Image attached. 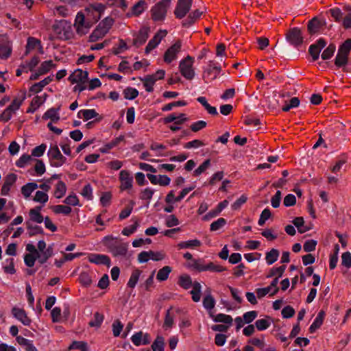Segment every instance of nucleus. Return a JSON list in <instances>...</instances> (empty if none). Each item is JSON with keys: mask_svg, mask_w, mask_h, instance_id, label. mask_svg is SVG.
<instances>
[{"mask_svg": "<svg viewBox=\"0 0 351 351\" xmlns=\"http://www.w3.org/2000/svg\"><path fill=\"white\" fill-rule=\"evenodd\" d=\"M88 260L90 263L96 265H104L107 267H110V259L105 254H90L88 256Z\"/></svg>", "mask_w": 351, "mask_h": 351, "instance_id": "nucleus-25", "label": "nucleus"}, {"mask_svg": "<svg viewBox=\"0 0 351 351\" xmlns=\"http://www.w3.org/2000/svg\"><path fill=\"white\" fill-rule=\"evenodd\" d=\"M114 23V21L112 18L106 17L101 21L97 27L105 35L109 32Z\"/></svg>", "mask_w": 351, "mask_h": 351, "instance_id": "nucleus-43", "label": "nucleus"}, {"mask_svg": "<svg viewBox=\"0 0 351 351\" xmlns=\"http://www.w3.org/2000/svg\"><path fill=\"white\" fill-rule=\"evenodd\" d=\"M300 104L298 97H292L288 103H286L282 108L284 112H288L290 109L297 108Z\"/></svg>", "mask_w": 351, "mask_h": 351, "instance_id": "nucleus-61", "label": "nucleus"}, {"mask_svg": "<svg viewBox=\"0 0 351 351\" xmlns=\"http://www.w3.org/2000/svg\"><path fill=\"white\" fill-rule=\"evenodd\" d=\"M16 341L21 346L25 347L27 351H37L36 348L32 343V341L21 336L16 337Z\"/></svg>", "mask_w": 351, "mask_h": 351, "instance_id": "nucleus-48", "label": "nucleus"}, {"mask_svg": "<svg viewBox=\"0 0 351 351\" xmlns=\"http://www.w3.org/2000/svg\"><path fill=\"white\" fill-rule=\"evenodd\" d=\"M167 32L164 29L159 30L154 36L149 41L145 47V53H149L153 49L156 48L161 40L167 36Z\"/></svg>", "mask_w": 351, "mask_h": 351, "instance_id": "nucleus-18", "label": "nucleus"}, {"mask_svg": "<svg viewBox=\"0 0 351 351\" xmlns=\"http://www.w3.org/2000/svg\"><path fill=\"white\" fill-rule=\"evenodd\" d=\"M188 120L189 118L184 113H172L165 117L163 119V122L165 124L173 122V124L169 126V129L173 132H176L180 130L181 125Z\"/></svg>", "mask_w": 351, "mask_h": 351, "instance_id": "nucleus-7", "label": "nucleus"}, {"mask_svg": "<svg viewBox=\"0 0 351 351\" xmlns=\"http://www.w3.org/2000/svg\"><path fill=\"white\" fill-rule=\"evenodd\" d=\"M286 269L285 265H282L277 267H272L270 269L269 271L267 274V278H280L282 274H284L285 271Z\"/></svg>", "mask_w": 351, "mask_h": 351, "instance_id": "nucleus-51", "label": "nucleus"}, {"mask_svg": "<svg viewBox=\"0 0 351 351\" xmlns=\"http://www.w3.org/2000/svg\"><path fill=\"white\" fill-rule=\"evenodd\" d=\"M171 267L169 266L163 267L158 270L156 275V279L160 282L167 280L170 273L171 272Z\"/></svg>", "mask_w": 351, "mask_h": 351, "instance_id": "nucleus-52", "label": "nucleus"}, {"mask_svg": "<svg viewBox=\"0 0 351 351\" xmlns=\"http://www.w3.org/2000/svg\"><path fill=\"white\" fill-rule=\"evenodd\" d=\"M147 5L143 0L139 1L132 8L131 13H128V16H138L147 8Z\"/></svg>", "mask_w": 351, "mask_h": 351, "instance_id": "nucleus-36", "label": "nucleus"}, {"mask_svg": "<svg viewBox=\"0 0 351 351\" xmlns=\"http://www.w3.org/2000/svg\"><path fill=\"white\" fill-rule=\"evenodd\" d=\"M34 160L31 155L27 154H22L19 158L16 161L15 165L17 167L25 168L30 165Z\"/></svg>", "mask_w": 351, "mask_h": 351, "instance_id": "nucleus-41", "label": "nucleus"}, {"mask_svg": "<svg viewBox=\"0 0 351 351\" xmlns=\"http://www.w3.org/2000/svg\"><path fill=\"white\" fill-rule=\"evenodd\" d=\"M53 67H55V64H53V61L47 60L42 62L38 69L39 70L40 74L44 75L48 73Z\"/></svg>", "mask_w": 351, "mask_h": 351, "instance_id": "nucleus-58", "label": "nucleus"}, {"mask_svg": "<svg viewBox=\"0 0 351 351\" xmlns=\"http://www.w3.org/2000/svg\"><path fill=\"white\" fill-rule=\"evenodd\" d=\"M98 115V113L94 109H84L80 110L77 112V117L82 119L84 121H88L91 119L95 118Z\"/></svg>", "mask_w": 351, "mask_h": 351, "instance_id": "nucleus-35", "label": "nucleus"}, {"mask_svg": "<svg viewBox=\"0 0 351 351\" xmlns=\"http://www.w3.org/2000/svg\"><path fill=\"white\" fill-rule=\"evenodd\" d=\"M12 315L24 326H30L32 319L28 317L26 311L23 308L17 306L13 307L12 308Z\"/></svg>", "mask_w": 351, "mask_h": 351, "instance_id": "nucleus-19", "label": "nucleus"}, {"mask_svg": "<svg viewBox=\"0 0 351 351\" xmlns=\"http://www.w3.org/2000/svg\"><path fill=\"white\" fill-rule=\"evenodd\" d=\"M47 156L51 166L53 167H60L66 161V158L61 154L57 145L50 147Z\"/></svg>", "mask_w": 351, "mask_h": 351, "instance_id": "nucleus-9", "label": "nucleus"}, {"mask_svg": "<svg viewBox=\"0 0 351 351\" xmlns=\"http://www.w3.org/2000/svg\"><path fill=\"white\" fill-rule=\"evenodd\" d=\"M41 206H35L29 210V216L31 221L37 223H41L44 218L41 215Z\"/></svg>", "mask_w": 351, "mask_h": 351, "instance_id": "nucleus-31", "label": "nucleus"}, {"mask_svg": "<svg viewBox=\"0 0 351 351\" xmlns=\"http://www.w3.org/2000/svg\"><path fill=\"white\" fill-rule=\"evenodd\" d=\"M149 28L147 27H143L140 29L133 40V44L136 47H138L146 42L149 37Z\"/></svg>", "mask_w": 351, "mask_h": 351, "instance_id": "nucleus-23", "label": "nucleus"}, {"mask_svg": "<svg viewBox=\"0 0 351 351\" xmlns=\"http://www.w3.org/2000/svg\"><path fill=\"white\" fill-rule=\"evenodd\" d=\"M169 1H162L152 9V16L154 21H162L166 16Z\"/></svg>", "mask_w": 351, "mask_h": 351, "instance_id": "nucleus-13", "label": "nucleus"}, {"mask_svg": "<svg viewBox=\"0 0 351 351\" xmlns=\"http://www.w3.org/2000/svg\"><path fill=\"white\" fill-rule=\"evenodd\" d=\"M351 51V39H347L339 48L335 60L337 67L345 66L348 64V56Z\"/></svg>", "mask_w": 351, "mask_h": 351, "instance_id": "nucleus-5", "label": "nucleus"}, {"mask_svg": "<svg viewBox=\"0 0 351 351\" xmlns=\"http://www.w3.org/2000/svg\"><path fill=\"white\" fill-rule=\"evenodd\" d=\"M165 339L161 336H158L152 345L153 351H164Z\"/></svg>", "mask_w": 351, "mask_h": 351, "instance_id": "nucleus-57", "label": "nucleus"}, {"mask_svg": "<svg viewBox=\"0 0 351 351\" xmlns=\"http://www.w3.org/2000/svg\"><path fill=\"white\" fill-rule=\"evenodd\" d=\"M16 178V175L14 173L8 174L5 177L4 183L1 190V194L2 195H8L9 194L11 187L15 183Z\"/></svg>", "mask_w": 351, "mask_h": 351, "instance_id": "nucleus-28", "label": "nucleus"}, {"mask_svg": "<svg viewBox=\"0 0 351 351\" xmlns=\"http://www.w3.org/2000/svg\"><path fill=\"white\" fill-rule=\"evenodd\" d=\"M326 45V42L323 38H319L315 44L310 46L308 51L314 61L319 58L322 49Z\"/></svg>", "mask_w": 351, "mask_h": 351, "instance_id": "nucleus-24", "label": "nucleus"}, {"mask_svg": "<svg viewBox=\"0 0 351 351\" xmlns=\"http://www.w3.org/2000/svg\"><path fill=\"white\" fill-rule=\"evenodd\" d=\"M202 245V242L198 239H192L185 241H181L178 243L177 247L179 250L182 249H196Z\"/></svg>", "mask_w": 351, "mask_h": 351, "instance_id": "nucleus-32", "label": "nucleus"}, {"mask_svg": "<svg viewBox=\"0 0 351 351\" xmlns=\"http://www.w3.org/2000/svg\"><path fill=\"white\" fill-rule=\"evenodd\" d=\"M46 98L47 94H44L43 96L37 95L33 97L30 105L27 110V112L34 113L45 103Z\"/></svg>", "mask_w": 351, "mask_h": 351, "instance_id": "nucleus-27", "label": "nucleus"}, {"mask_svg": "<svg viewBox=\"0 0 351 351\" xmlns=\"http://www.w3.org/2000/svg\"><path fill=\"white\" fill-rule=\"evenodd\" d=\"M123 138L122 136L116 137L112 139L110 142L106 143L99 149V151L103 154L109 153L110 151L114 147H117L122 141Z\"/></svg>", "mask_w": 351, "mask_h": 351, "instance_id": "nucleus-33", "label": "nucleus"}, {"mask_svg": "<svg viewBox=\"0 0 351 351\" xmlns=\"http://www.w3.org/2000/svg\"><path fill=\"white\" fill-rule=\"evenodd\" d=\"M141 80L143 82V87L146 91L151 93L154 90V86L156 82L152 77L147 75L143 78H141Z\"/></svg>", "mask_w": 351, "mask_h": 351, "instance_id": "nucleus-54", "label": "nucleus"}, {"mask_svg": "<svg viewBox=\"0 0 351 351\" xmlns=\"http://www.w3.org/2000/svg\"><path fill=\"white\" fill-rule=\"evenodd\" d=\"M154 189L147 187L142 190L140 193V199L142 200L150 201L154 193Z\"/></svg>", "mask_w": 351, "mask_h": 351, "instance_id": "nucleus-62", "label": "nucleus"}, {"mask_svg": "<svg viewBox=\"0 0 351 351\" xmlns=\"http://www.w3.org/2000/svg\"><path fill=\"white\" fill-rule=\"evenodd\" d=\"M279 251L276 249H271L270 251L267 252L265 254V261L266 263L270 265L274 263L279 257Z\"/></svg>", "mask_w": 351, "mask_h": 351, "instance_id": "nucleus-50", "label": "nucleus"}, {"mask_svg": "<svg viewBox=\"0 0 351 351\" xmlns=\"http://www.w3.org/2000/svg\"><path fill=\"white\" fill-rule=\"evenodd\" d=\"M142 271L139 269H134L132 270L129 280L127 283L128 287L134 289L138 282Z\"/></svg>", "mask_w": 351, "mask_h": 351, "instance_id": "nucleus-34", "label": "nucleus"}, {"mask_svg": "<svg viewBox=\"0 0 351 351\" xmlns=\"http://www.w3.org/2000/svg\"><path fill=\"white\" fill-rule=\"evenodd\" d=\"M66 186L63 181H58L55 186L53 195L55 197L60 199L62 198L66 193Z\"/></svg>", "mask_w": 351, "mask_h": 351, "instance_id": "nucleus-45", "label": "nucleus"}, {"mask_svg": "<svg viewBox=\"0 0 351 351\" xmlns=\"http://www.w3.org/2000/svg\"><path fill=\"white\" fill-rule=\"evenodd\" d=\"M88 72L82 69L75 70L69 77L71 84H77L74 87L75 90L82 91L86 88L84 84L88 79Z\"/></svg>", "mask_w": 351, "mask_h": 351, "instance_id": "nucleus-8", "label": "nucleus"}, {"mask_svg": "<svg viewBox=\"0 0 351 351\" xmlns=\"http://www.w3.org/2000/svg\"><path fill=\"white\" fill-rule=\"evenodd\" d=\"M167 32L164 29L159 30L154 36L149 41L145 47V53H149L153 49L156 48L161 40L167 36Z\"/></svg>", "mask_w": 351, "mask_h": 351, "instance_id": "nucleus-17", "label": "nucleus"}, {"mask_svg": "<svg viewBox=\"0 0 351 351\" xmlns=\"http://www.w3.org/2000/svg\"><path fill=\"white\" fill-rule=\"evenodd\" d=\"M60 107L58 108H51L48 109L43 115L44 120L49 119L50 122L47 124L49 130L53 133L60 135L62 132V130L55 127L53 123H57L60 119Z\"/></svg>", "mask_w": 351, "mask_h": 351, "instance_id": "nucleus-3", "label": "nucleus"}, {"mask_svg": "<svg viewBox=\"0 0 351 351\" xmlns=\"http://www.w3.org/2000/svg\"><path fill=\"white\" fill-rule=\"evenodd\" d=\"M119 181L120 191H130L133 187V176L128 170L123 169L119 172Z\"/></svg>", "mask_w": 351, "mask_h": 351, "instance_id": "nucleus-11", "label": "nucleus"}, {"mask_svg": "<svg viewBox=\"0 0 351 351\" xmlns=\"http://www.w3.org/2000/svg\"><path fill=\"white\" fill-rule=\"evenodd\" d=\"M30 52H36L39 54H43L44 53L40 40L34 37H29L27 39L26 53Z\"/></svg>", "mask_w": 351, "mask_h": 351, "instance_id": "nucleus-20", "label": "nucleus"}, {"mask_svg": "<svg viewBox=\"0 0 351 351\" xmlns=\"http://www.w3.org/2000/svg\"><path fill=\"white\" fill-rule=\"evenodd\" d=\"M215 301L213 296L206 295L203 300V306L208 311L210 317H213V309L215 307Z\"/></svg>", "mask_w": 351, "mask_h": 351, "instance_id": "nucleus-49", "label": "nucleus"}, {"mask_svg": "<svg viewBox=\"0 0 351 351\" xmlns=\"http://www.w3.org/2000/svg\"><path fill=\"white\" fill-rule=\"evenodd\" d=\"M167 147L161 143L154 142L150 145V149L155 152L156 156H165L164 151Z\"/></svg>", "mask_w": 351, "mask_h": 351, "instance_id": "nucleus-55", "label": "nucleus"}, {"mask_svg": "<svg viewBox=\"0 0 351 351\" xmlns=\"http://www.w3.org/2000/svg\"><path fill=\"white\" fill-rule=\"evenodd\" d=\"M211 317L216 322H222L224 324H228L229 325H230L233 321L232 317L230 315L223 313H219L216 316H214L213 315V317Z\"/></svg>", "mask_w": 351, "mask_h": 351, "instance_id": "nucleus-56", "label": "nucleus"}, {"mask_svg": "<svg viewBox=\"0 0 351 351\" xmlns=\"http://www.w3.org/2000/svg\"><path fill=\"white\" fill-rule=\"evenodd\" d=\"M104 10L105 6L103 4L95 3L90 5L82 12L86 14V17L88 21V23H90L93 25L101 18Z\"/></svg>", "mask_w": 351, "mask_h": 351, "instance_id": "nucleus-6", "label": "nucleus"}, {"mask_svg": "<svg viewBox=\"0 0 351 351\" xmlns=\"http://www.w3.org/2000/svg\"><path fill=\"white\" fill-rule=\"evenodd\" d=\"M192 290L190 293L192 295V300L195 302H197L201 298L202 285L199 282L195 281L192 285Z\"/></svg>", "mask_w": 351, "mask_h": 351, "instance_id": "nucleus-39", "label": "nucleus"}, {"mask_svg": "<svg viewBox=\"0 0 351 351\" xmlns=\"http://www.w3.org/2000/svg\"><path fill=\"white\" fill-rule=\"evenodd\" d=\"M70 350H79L80 351H88V345L84 341H73L69 346Z\"/></svg>", "mask_w": 351, "mask_h": 351, "instance_id": "nucleus-63", "label": "nucleus"}, {"mask_svg": "<svg viewBox=\"0 0 351 351\" xmlns=\"http://www.w3.org/2000/svg\"><path fill=\"white\" fill-rule=\"evenodd\" d=\"M3 269L5 273L14 274L16 272L14 264V258H10L5 259L3 263Z\"/></svg>", "mask_w": 351, "mask_h": 351, "instance_id": "nucleus-53", "label": "nucleus"}, {"mask_svg": "<svg viewBox=\"0 0 351 351\" xmlns=\"http://www.w3.org/2000/svg\"><path fill=\"white\" fill-rule=\"evenodd\" d=\"M25 250L27 253L24 256V262L27 267H32L34 265L36 260L38 259V250L31 243L26 245Z\"/></svg>", "mask_w": 351, "mask_h": 351, "instance_id": "nucleus-16", "label": "nucleus"}, {"mask_svg": "<svg viewBox=\"0 0 351 351\" xmlns=\"http://www.w3.org/2000/svg\"><path fill=\"white\" fill-rule=\"evenodd\" d=\"M147 177L152 184L167 186L171 183V178L166 175L147 174Z\"/></svg>", "mask_w": 351, "mask_h": 351, "instance_id": "nucleus-21", "label": "nucleus"}, {"mask_svg": "<svg viewBox=\"0 0 351 351\" xmlns=\"http://www.w3.org/2000/svg\"><path fill=\"white\" fill-rule=\"evenodd\" d=\"M326 313L324 311H320L315 319H314L313 322L310 326V331L311 332L316 330L317 328H319L323 324L324 319L325 318Z\"/></svg>", "mask_w": 351, "mask_h": 351, "instance_id": "nucleus-40", "label": "nucleus"}, {"mask_svg": "<svg viewBox=\"0 0 351 351\" xmlns=\"http://www.w3.org/2000/svg\"><path fill=\"white\" fill-rule=\"evenodd\" d=\"M182 47V41L176 40L165 51L163 56V60L167 64H171L172 62L176 60L178 54L180 53Z\"/></svg>", "mask_w": 351, "mask_h": 351, "instance_id": "nucleus-10", "label": "nucleus"}, {"mask_svg": "<svg viewBox=\"0 0 351 351\" xmlns=\"http://www.w3.org/2000/svg\"><path fill=\"white\" fill-rule=\"evenodd\" d=\"M178 284L180 287L186 290L192 287L193 282L189 275L182 274L179 277Z\"/></svg>", "mask_w": 351, "mask_h": 351, "instance_id": "nucleus-42", "label": "nucleus"}, {"mask_svg": "<svg viewBox=\"0 0 351 351\" xmlns=\"http://www.w3.org/2000/svg\"><path fill=\"white\" fill-rule=\"evenodd\" d=\"M293 223L300 233H304L308 230V228L304 226V221L302 217H295L293 221Z\"/></svg>", "mask_w": 351, "mask_h": 351, "instance_id": "nucleus-59", "label": "nucleus"}, {"mask_svg": "<svg viewBox=\"0 0 351 351\" xmlns=\"http://www.w3.org/2000/svg\"><path fill=\"white\" fill-rule=\"evenodd\" d=\"M55 35L60 39L68 40L73 36V28L71 23L66 20L56 21L53 27Z\"/></svg>", "mask_w": 351, "mask_h": 351, "instance_id": "nucleus-1", "label": "nucleus"}, {"mask_svg": "<svg viewBox=\"0 0 351 351\" xmlns=\"http://www.w3.org/2000/svg\"><path fill=\"white\" fill-rule=\"evenodd\" d=\"M271 324V319L269 317L258 319L255 322V327L259 331L267 330Z\"/></svg>", "mask_w": 351, "mask_h": 351, "instance_id": "nucleus-38", "label": "nucleus"}, {"mask_svg": "<svg viewBox=\"0 0 351 351\" xmlns=\"http://www.w3.org/2000/svg\"><path fill=\"white\" fill-rule=\"evenodd\" d=\"M197 101L200 103L205 110L211 115H217L218 114L217 110L215 107L211 106L207 101V99L205 97H199L197 99Z\"/></svg>", "mask_w": 351, "mask_h": 351, "instance_id": "nucleus-47", "label": "nucleus"}, {"mask_svg": "<svg viewBox=\"0 0 351 351\" xmlns=\"http://www.w3.org/2000/svg\"><path fill=\"white\" fill-rule=\"evenodd\" d=\"M287 39L293 45H299L302 43L303 38L300 29L293 28L289 31L287 34Z\"/></svg>", "mask_w": 351, "mask_h": 351, "instance_id": "nucleus-22", "label": "nucleus"}, {"mask_svg": "<svg viewBox=\"0 0 351 351\" xmlns=\"http://www.w3.org/2000/svg\"><path fill=\"white\" fill-rule=\"evenodd\" d=\"M221 72V67L213 61H209L208 65L203 71V78L206 82H210L216 79Z\"/></svg>", "mask_w": 351, "mask_h": 351, "instance_id": "nucleus-14", "label": "nucleus"}, {"mask_svg": "<svg viewBox=\"0 0 351 351\" xmlns=\"http://www.w3.org/2000/svg\"><path fill=\"white\" fill-rule=\"evenodd\" d=\"M38 188V185L37 183L34 182H28L21 187V192L23 197L25 199H27L31 197L32 193L35 191Z\"/></svg>", "mask_w": 351, "mask_h": 351, "instance_id": "nucleus-30", "label": "nucleus"}, {"mask_svg": "<svg viewBox=\"0 0 351 351\" xmlns=\"http://www.w3.org/2000/svg\"><path fill=\"white\" fill-rule=\"evenodd\" d=\"M32 200L34 202L38 203L42 206H45L49 201V195L45 191H37L35 195L32 196Z\"/></svg>", "mask_w": 351, "mask_h": 351, "instance_id": "nucleus-37", "label": "nucleus"}, {"mask_svg": "<svg viewBox=\"0 0 351 351\" xmlns=\"http://www.w3.org/2000/svg\"><path fill=\"white\" fill-rule=\"evenodd\" d=\"M128 49V45L126 43L121 39L119 40L118 43L113 47V53L114 54H119Z\"/></svg>", "mask_w": 351, "mask_h": 351, "instance_id": "nucleus-64", "label": "nucleus"}, {"mask_svg": "<svg viewBox=\"0 0 351 351\" xmlns=\"http://www.w3.org/2000/svg\"><path fill=\"white\" fill-rule=\"evenodd\" d=\"M128 252V247L125 244L120 243L115 245L112 249V253L114 256H125Z\"/></svg>", "mask_w": 351, "mask_h": 351, "instance_id": "nucleus-60", "label": "nucleus"}, {"mask_svg": "<svg viewBox=\"0 0 351 351\" xmlns=\"http://www.w3.org/2000/svg\"><path fill=\"white\" fill-rule=\"evenodd\" d=\"M11 53L10 42L4 35H0V58H7Z\"/></svg>", "mask_w": 351, "mask_h": 351, "instance_id": "nucleus-26", "label": "nucleus"}, {"mask_svg": "<svg viewBox=\"0 0 351 351\" xmlns=\"http://www.w3.org/2000/svg\"><path fill=\"white\" fill-rule=\"evenodd\" d=\"M25 99V96L22 95L21 97L14 98L11 104L0 114V121L8 122L11 119L12 116L20 108Z\"/></svg>", "mask_w": 351, "mask_h": 351, "instance_id": "nucleus-4", "label": "nucleus"}, {"mask_svg": "<svg viewBox=\"0 0 351 351\" xmlns=\"http://www.w3.org/2000/svg\"><path fill=\"white\" fill-rule=\"evenodd\" d=\"M114 23V21L112 18L106 17L101 21L97 27L105 35L109 32Z\"/></svg>", "mask_w": 351, "mask_h": 351, "instance_id": "nucleus-44", "label": "nucleus"}, {"mask_svg": "<svg viewBox=\"0 0 351 351\" xmlns=\"http://www.w3.org/2000/svg\"><path fill=\"white\" fill-rule=\"evenodd\" d=\"M193 0H178L174 10V14L178 19L184 18L190 10Z\"/></svg>", "mask_w": 351, "mask_h": 351, "instance_id": "nucleus-15", "label": "nucleus"}, {"mask_svg": "<svg viewBox=\"0 0 351 351\" xmlns=\"http://www.w3.org/2000/svg\"><path fill=\"white\" fill-rule=\"evenodd\" d=\"M53 255V247L49 246L43 252L38 251V261L40 263H45Z\"/></svg>", "mask_w": 351, "mask_h": 351, "instance_id": "nucleus-46", "label": "nucleus"}, {"mask_svg": "<svg viewBox=\"0 0 351 351\" xmlns=\"http://www.w3.org/2000/svg\"><path fill=\"white\" fill-rule=\"evenodd\" d=\"M194 62L195 58L191 56H187L180 61L179 71L186 80H191L195 77Z\"/></svg>", "mask_w": 351, "mask_h": 351, "instance_id": "nucleus-2", "label": "nucleus"}, {"mask_svg": "<svg viewBox=\"0 0 351 351\" xmlns=\"http://www.w3.org/2000/svg\"><path fill=\"white\" fill-rule=\"evenodd\" d=\"M53 80L52 76H48L39 82L34 84L29 88V93L32 94L38 93Z\"/></svg>", "mask_w": 351, "mask_h": 351, "instance_id": "nucleus-29", "label": "nucleus"}, {"mask_svg": "<svg viewBox=\"0 0 351 351\" xmlns=\"http://www.w3.org/2000/svg\"><path fill=\"white\" fill-rule=\"evenodd\" d=\"M88 22V21L86 17V14H84L82 11L77 14L74 26L78 34L84 35L88 32L89 28L92 26V25Z\"/></svg>", "mask_w": 351, "mask_h": 351, "instance_id": "nucleus-12", "label": "nucleus"}]
</instances>
